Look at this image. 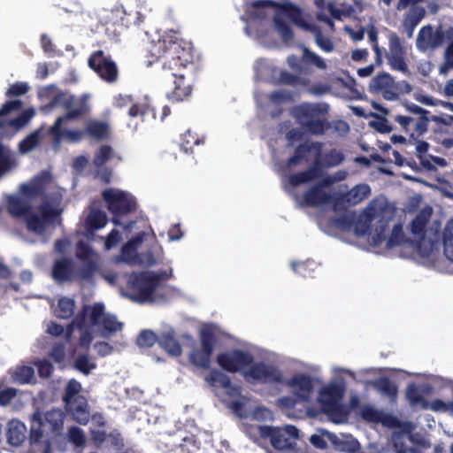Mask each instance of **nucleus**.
I'll list each match as a JSON object with an SVG mask.
<instances>
[{"label": "nucleus", "instance_id": "40", "mask_svg": "<svg viewBox=\"0 0 453 453\" xmlns=\"http://www.w3.org/2000/svg\"><path fill=\"white\" fill-rule=\"evenodd\" d=\"M374 388L381 395L395 398L398 393L397 386L388 377H380L373 382Z\"/></svg>", "mask_w": 453, "mask_h": 453}, {"label": "nucleus", "instance_id": "63", "mask_svg": "<svg viewBox=\"0 0 453 453\" xmlns=\"http://www.w3.org/2000/svg\"><path fill=\"white\" fill-rule=\"evenodd\" d=\"M28 90V86L26 83L16 82L7 89L5 95L8 97L19 96L26 94Z\"/></svg>", "mask_w": 453, "mask_h": 453}, {"label": "nucleus", "instance_id": "45", "mask_svg": "<svg viewBox=\"0 0 453 453\" xmlns=\"http://www.w3.org/2000/svg\"><path fill=\"white\" fill-rule=\"evenodd\" d=\"M315 38L317 45L326 52H331L334 50V46L330 38L324 35L321 28L319 26L313 25L310 27V30Z\"/></svg>", "mask_w": 453, "mask_h": 453}, {"label": "nucleus", "instance_id": "49", "mask_svg": "<svg viewBox=\"0 0 453 453\" xmlns=\"http://www.w3.org/2000/svg\"><path fill=\"white\" fill-rule=\"evenodd\" d=\"M39 132L35 131L19 142V150L21 153H27L33 150L39 144Z\"/></svg>", "mask_w": 453, "mask_h": 453}, {"label": "nucleus", "instance_id": "62", "mask_svg": "<svg viewBox=\"0 0 453 453\" xmlns=\"http://www.w3.org/2000/svg\"><path fill=\"white\" fill-rule=\"evenodd\" d=\"M151 111L150 106L147 103H135L131 105L128 111L130 117H142Z\"/></svg>", "mask_w": 453, "mask_h": 453}, {"label": "nucleus", "instance_id": "29", "mask_svg": "<svg viewBox=\"0 0 453 453\" xmlns=\"http://www.w3.org/2000/svg\"><path fill=\"white\" fill-rule=\"evenodd\" d=\"M335 198L336 197H334L333 195L325 191L316 184L303 194V202L310 207H317L329 203H334Z\"/></svg>", "mask_w": 453, "mask_h": 453}, {"label": "nucleus", "instance_id": "8", "mask_svg": "<svg viewBox=\"0 0 453 453\" xmlns=\"http://www.w3.org/2000/svg\"><path fill=\"white\" fill-rule=\"evenodd\" d=\"M328 111L329 106L326 103H303L296 109L305 130L316 135L323 134L330 128L326 119Z\"/></svg>", "mask_w": 453, "mask_h": 453}, {"label": "nucleus", "instance_id": "1", "mask_svg": "<svg viewBox=\"0 0 453 453\" xmlns=\"http://www.w3.org/2000/svg\"><path fill=\"white\" fill-rule=\"evenodd\" d=\"M155 61L162 64V76L165 79L173 78V89L168 95L173 101L180 102L191 96L192 86L186 82L183 71L193 64L191 48L183 41L173 36H164L150 50Z\"/></svg>", "mask_w": 453, "mask_h": 453}, {"label": "nucleus", "instance_id": "42", "mask_svg": "<svg viewBox=\"0 0 453 453\" xmlns=\"http://www.w3.org/2000/svg\"><path fill=\"white\" fill-rule=\"evenodd\" d=\"M279 8L282 9L289 19L297 26L310 30V27L313 25L305 22L302 17L301 9L292 4L280 5Z\"/></svg>", "mask_w": 453, "mask_h": 453}, {"label": "nucleus", "instance_id": "50", "mask_svg": "<svg viewBox=\"0 0 453 453\" xmlns=\"http://www.w3.org/2000/svg\"><path fill=\"white\" fill-rule=\"evenodd\" d=\"M302 60L304 63L314 65L320 70L326 69V64L325 60L321 57L317 55L315 52L310 50L307 48L303 49Z\"/></svg>", "mask_w": 453, "mask_h": 453}, {"label": "nucleus", "instance_id": "44", "mask_svg": "<svg viewBox=\"0 0 453 453\" xmlns=\"http://www.w3.org/2000/svg\"><path fill=\"white\" fill-rule=\"evenodd\" d=\"M430 213L425 212L418 213L411 223V234L419 239H423L426 234V227L429 219Z\"/></svg>", "mask_w": 453, "mask_h": 453}, {"label": "nucleus", "instance_id": "54", "mask_svg": "<svg viewBox=\"0 0 453 453\" xmlns=\"http://www.w3.org/2000/svg\"><path fill=\"white\" fill-rule=\"evenodd\" d=\"M157 342L158 339L156 334L149 329L142 330L136 339V344L142 348L152 347Z\"/></svg>", "mask_w": 453, "mask_h": 453}, {"label": "nucleus", "instance_id": "34", "mask_svg": "<svg viewBox=\"0 0 453 453\" xmlns=\"http://www.w3.org/2000/svg\"><path fill=\"white\" fill-rule=\"evenodd\" d=\"M373 108L380 111L383 114V116L372 113V116L374 117L376 119L370 121V127H372L373 129H375L377 132L380 134H389L390 132H392L393 127L385 117L386 115H389L390 111L387 108L378 104H374Z\"/></svg>", "mask_w": 453, "mask_h": 453}, {"label": "nucleus", "instance_id": "20", "mask_svg": "<svg viewBox=\"0 0 453 453\" xmlns=\"http://www.w3.org/2000/svg\"><path fill=\"white\" fill-rule=\"evenodd\" d=\"M205 381L212 388L224 389L225 394L231 398L242 395V387L234 384L228 375L218 369H211L206 375Z\"/></svg>", "mask_w": 453, "mask_h": 453}, {"label": "nucleus", "instance_id": "37", "mask_svg": "<svg viewBox=\"0 0 453 453\" xmlns=\"http://www.w3.org/2000/svg\"><path fill=\"white\" fill-rule=\"evenodd\" d=\"M376 219L377 222L372 235V240L374 245H380L387 239L389 219H386L380 211H379V217Z\"/></svg>", "mask_w": 453, "mask_h": 453}, {"label": "nucleus", "instance_id": "60", "mask_svg": "<svg viewBox=\"0 0 453 453\" xmlns=\"http://www.w3.org/2000/svg\"><path fill=\"white\" fill-rule=\"evenodd\" d=\"M70 441L76 447H82L86 442V437L83 431L77 426H72L68 430Z\"/></svg>", "mask_w": 453, "mask_h": 453}, {"label": "nucleus", "instance_id": "59", "mask_svg": "<svg viewBox=\"0 0 453 453\" xmlns=\"http://www.w3.org/2000/svg\"><path fill=\"white\" fill-rule=\"evenodd\" d=\"M84 265H81L78 271L77 274L80 279L84 280H89L93 278L96 271V264L94 260L83 262Z\"/></svg>", "mask_w": 453, "mask_h": 453}, {"label": "nucleus", "instance_id": "2", "mask_svg": "<svg viewBox=\"0 0 453 453\" xmlns=\"http://www.w3.org/2000/svg\"><path fill=\"white\" fill-rule=\"evenodd\" d=\"M405 108L412 116L397 114L393 116V119L399 124L403 132L410 135V139L416 142V156L421 165L428 171H434L435 170L434 165L425 157L429 144L426 141L418 140V138L428 131L431 121L444 125H447V122L441 117L431 116L429 111L415 104H406Z\"/></svg>", "mask_w": 453, "mask_h": 453}, {"label": "nucleus", "instance_id": "3", "mask_svg": "<svg viewBox=\"0 0 453 453\" xmlns=\"http://www.w3.org/2000/svg\"><path fill=\"white\" fill-rule=\"evenodd\" d=\"M65 413L60 409H51L46 412L36 410L31 417L29 442L31 445L41 441L43 434L57 436L62 434Z\"/></svg>", "mask_w": 453, "mask_h": 453}, {"label": "nucleus", "instance_id": "24", "mask_svg": "<svg viewBox=\"0 0 453 453\" xmlns=\"http://www.w3.org/2000/svg\"><path fill=\"white\" fill-rule=\"evenodd\" d=\"M286 385L292 389L295 396L300 402H309L313 393L312 379L306 374L297 373L286 381Z\"/></svg>", "mask_w": 453, "mask_h": 453}, {"label": "nucleus", "instance_id": "4", "mask_svg": "<svg viewBox=\"0 0 453 453\" xmlns=\"http://www.w3.org/2000/svg\"><path fill=\"white\" fill-rule=\"evenodd\" d=\"M344 160V155L336 149H331L326 153L320 152L319 156L315 157L311 165L306 170L290 174L288 183L292 187H298L319 179L323 175V170L337 166Z\"/></svg>", "mask_w": 453, "mask_h": 453}, {"label": "nucleus", "instance_id": "41", "mask_svg": "<svg viewBox=\"0 0 453 453\" xmlns=\"http://www.w3.org/2000/svg\"><path fill=\"white\" fill-rule=\"evenodd\" d=\"M107 223V216L104 211L93 209L86 219V225L90 230L103 228Z\"/></svg>", "mask_w": 453, "mask_h": 453}, {"label": "nucleus", "instance_id": "9", "mask_svg": "<svg viewBox=\"0 0 453 453\" xmlns=\"http://www.w3.org/2000/svg\"><path fill=\"white\" fill-rule=\"evenodd\" d=\"M102 197L106 203L108 211L113 216L111 222L115 226H122L119 217L136 211L137 203L135 198L125 191L108 188L102 192Z\"/></svg>", "mask_w": 453, "mask_h": 453}, {"label": "nucleus", "instance_id": "55", "mask_svg": "<svg viewBox=\"0 0 453 453\" xmlns=\"http://www.w3.org/2000/svg\"><path fill=\"white\" fill-rule=\"evenodd\" d=\"M443 250L447 258L453 262V226L448 225L443 233Z\"/></svg>", "mask_w": 453, "mask_h": 453}, {"label": "nucleus", "instance_id": "19", "mask_svg": "<svg viewBox=\"0 0 453 453\" xmlns=\"http://www.w3.org/2000/svg\"><path fill=\"white\" fill-rule=\"evenodd\" d=\"M22 107V102L20 100L6 101L0 108V129L5 127H12L16 130L26 126L34 115L33 110H27L20 113L18 117L12 119H3L12 111L19 110Z\"/></svg>", "mask_w": 453, "mask_h": 453}, {"label": "nucleus", "instance_id": "7", "mask_svg": "<svg viewBox=\"0 0 453 453\" xmlns=\"http://www.w3.org/2000/svg\"><path fill=\"white\" fill-rule=\"evenodd\" d=\"M257 434L264 441H268L277 451H292L299 439V430L293 425L284 426H259Z\"/></svg>", "mask_w": 453, "mask_h": 453}, {"label": "nucleus", "instance_id": "27", "mask_svg": "<svg viewBox=\"0 0 453 453\" xmlns=\"http://www.w3.org/2000/svg\"><path fill=\"white\" fill-rule=\"evenodd\" d=\"M75 265L71 258L62 257L55 260L51 275L56 282L63 283L72 281L75 278Z\"/></svg>", "mask_w": 453, "mask_h": 453}, {"label": "nucleus", "instance_id": "38", "mask_svg": "<svg viewBox=\"0 0 453 453\" xmlns=\"http://www.w3.org/2000/svg\"><path fill=\"white\" fill-rule=\"evenodd\" d=\"M280 6V4L273 0H255L251 3V7L254 10L250 12V16L257 19H265L268 17L267 8H279Z\"/></svg>", "mask_w": 453, "mask_h": 453}, {"label": "nucleus", "instance_id": "30", "mask_svg": "<svg viewBox=\"0 0 453 453\" xmlns=\"http://www.w3.org/2000/svg\"><path fill=\"white\" fill-rule=\"evenodd\" d=\"M379 217V211L371 203L363 211L359 218L355 221L357 234L365 235L372 230V222Z\"/></svg>", "mask_w": 453, "mask_h": 453}, {"label": "nucleus", "instance_id": "31", "mask_svg": "<svg viewBox=\"0 0 453 453\" xmlns=\"http://www.w3.org/2000/svg\"><path fill=\"white\" fill-rule=\"evenodd\" d=\"M27 438V427L18 419H12L7 423L6 439L12 446H20Z\"/></svg>", "mask_w": 453, "mask_h": 453}, {"label": "nucleus", "instance_id": "53", "mask_svg": "<svg viewBox=\"0 0 453 453\" xmlns=\"http://www.w3.org/2000/svg\"><path fill=\"white\" fill-rule=\"evenodd\" d=\"M113 151L110 145H102L96 152L93 163L96 167L104 165L112 157Z\"/></svg>", "mask_w": 453, "mask_h": 453}, {"label": "nucleus", "instance_id": "33", "mask_svg": "<svg viewBox=\"0 0 453 453\" xmlns=\"http://www.w3.org/2000/svg\"><path fill=\"white\" fill-rule=\"evenodd\" d=\"M49 134L52 136L55 142H59L63 139L71 142H80L86 138L83 129H63L61 126L58 127L57 131H53V125L49 129Z\"/></svg>", "mask_w": 453, "mask_h": 453}, {"label": "nucleus", "instance_id": "39", "mask_svg": "<svg viewBox=\"0 0 453 453\" xmlns=\"http://www.w3.org/2000/svg\"><path fill=\"white\" fill-rule=\"evenodd\" d=\"M75 302L69 297H61L58 301V306L55 310V316L60 319H70L74 312Z\"/></svg>", "mask_w": 453, "mask_h": 453}, {"label": "nucleus", "instance_id": "17", "mask_svg": "<svg viewBox=\"0 0 453 453\" xmlns=\"http://www.w3.org/2000/svg\"><path fill=\"white\" fill-rule=\"evenodd\" d=\"M38 211L41 215L34 211V214L30 215L27 219V229L29 232L42 234L45 232L47 225L54 222L61 211L52 207L48 201L42 203L38 207Z\"/></svg>", "mask_w": 453, "mask_h": 453}, {"label": "nucleus", "instance_id": "36", "mask_svg": "<svg viewBox=\"0 0 453 453\" xmlns=\"http://www.w3.org/2000/svg\"><path fill=\"white\" fill-rule=\"evenodd\" d=\"M158 344L170 355L179 357L182 353L180 343L172 333H165L158 338Z\"/></svg>", "mask_w": 453, "mask_h": 453}, {"label": "nucleus", "instance_id": "51", "mask_svg": "<svg viewBox=\"0 0 453 453\" xmlns=\"http://www.w3.org/2000/svg\"><path fill=\"white\" fill-rule=\"evenodd\" d=\"M14 160L10 150L0 143V178L3 174L12 169Z\"/></svg>", "mask_w": 453, "mask_h": 453}, {"label": "nucleus", "instance_id": "56", "mask_svg": "<svg viewBox=\"0 0 453 453\" xmlns=\"http://www.w3.org/2000/svg\"><path fill=\"white\" fill-rule=\"evenodd\" d=\"M93 250L92 248L89 246V244H88L87 242H85L84 241H79L77 243H76V257L82 261V262H86V261H92L94 260L93 259Z\"/></svg>", "mask_w": 453, "mask_h": 453}, {"label": "nucleus", "instance_id": "6", "mask_svg": "<svg viewBox=\"0 0 453 453\" xmlns=\"http://www.w3.org/2000/svg\"><path fill=\"white\" fill-rule=\"evenodd\" d=\"M48 106L55 108L62 107L65 113L57 118L53 124V131H57L58 126H62L65 120H74L85 116L88 112L87 96H75L66 92H58L50 100Z\"/></svg>", "mask_w": 453, "mask_h": 453}, {"label": "nucleus", "instance_id": "43", "mask_svg": "<svg viewBox=\"0 0 453 453\" xmlns=\"http://www.w3.org/2000/svg\"><path fill=\"white\" fill-rule=\"evenodd\" d=\"M203 139L198 137L196 133L188 130L180 137V149L185 154L193 153V147L203 143Z\"/></svg>", "mask_w": 453, "mask_h": 453}, {"label": "nucleus", "instance_id": "35", "mask_svg": "<svg viewBox=\"0 0 453 453\" xmlns=\"http://www.w3.org/2000/svg\"><path fill=\"white\" fill-rule=\"evenodd\" d=\"M19 194L33 202V200L42 197L45 195V188L40 178L34 180L30 183H23L19 188Z\"/></svg>", "mask_w": 453, "mask_h": 453}, {"label": "nucleus", "instance_id": "28", "mask_svg": "<svg viewBox=\"0 0 453 453\" xmlns=\"http://www.w3.org/2000/svg\"><path fill=\"white\" fill-rule=\"evenodd\" d=\"M84 133L86 138L102 142L109 138L111 127L107 121L91 119L86 121Z\"/></svg>", "mask_w": 453, "mask_h": 453}, {"label": "nucleus", "instance_id": "46", "mask_svg": "<svg viewBox=\"0 0 453 453\" xmlns=\"http://www.w3.org/2000/svg\"><path fill=\"white\" fill-rule=\"evenodd\" d=\"M355 219L356 214L354 211H346L342 215L332 218L331 222L335 227L342 231H349L354 226Z\"/></svg>", "mask_w": 453, "mask_h": 453}, {"label": "nucleus", "instance_id": "14", "mask_svg": "<svg viewBox=\"0 0 453 453\" xmlns=\"http://www.w3.org/2000/svg\"><path fill=\"white\" fill-rule=\"evenodd\" d=\"M216 361L222 370L235 373L238 372H242L244 368L250 367L254 361V357L248 351L234 349L230 351L218 354Z\"/></svg>", "mask_w": 453, "mask_h": 453}, {"label": "nucleus", "instance_id": "5", "mask_svg": "<svg viewBox=\"0 0 453 453\" xmlns=\"http://www.w3.org/2000/svg\"><path fill=\"white\" fill-rule=\"evenodd\" d=\"M161 276L154 272H134L127 280L128 297L137 303L153 302V294L159 283Z\"/></svg>", "mask_w": 453, "mask_h": 453}, {"label": "nucleus", "instance_id": "52", "mask_svg": "<svg viewBox=\"0 0 453 453\" xmlns=\"http://www.w3.org/2000/svg\"><path fill=\"white\" fill-rule=\"evenodd\" d=\"M406 397L411 405L421 404L424 409H427L428 403L422 395L419 394L414 384L408 387L406 390Z\"/></svg>", "mask_w": 453, "mask_h": 453}, {"label": "nucleus", "instance_id": "13", "mask_svg": "<svg viewBox=\"0 0 453 453\" xmlns=\"http://www.w3.org/2000/svg\"><path fill=\"white\" fill-rule=\"evenodd\" d=\"M89 326L99 328L100 336L108 338L113 334L121 331L123 323L119 322L115 315L104 312V305L96 303L90 308Z\"/></svg>", "mask_w": 453, "mask_h": 453}, {"label": "nucleus", "instance_id": "15", "mask_svg": "<svg viewBox=\"0 0 453 453\" xmlns=\"http://www.w3.org/2000/svg\"><path fill=\"white\" fill-rule=\"evenodd\" d=\"M88 66L104 81L114 83L119 77V70L116 63L106 56L102 50L93 51L88 59Z\"/></svg>", "mask_w": 453, "mask_h": 453}, {"label": "nucleus", "instance_id": "57", "mask_svg": "<svg viewBox=\"0 0 453 453\" xmlns=\"http://www.w3.org/2000/svg\"><path fill=\"white\" fill-rule=\"evenodd\" d=\"M403 239L404 234L403 227L400 224H396L394 226L390 236L388 239H386V247L391 249L399 246L403 242Z\"/></svg>", "mask_w": 453, "mask_h": 453}, {"label": "nucleus", "instance_id": "61", "mask_svg": "<svg viewBox=\"0 0 453 453\" xmlns=\"http://www.w3.org/2000/svg\"><path fill=\"white\" fill-rule=\"evenodd\" d=\"M91 307L92 306L89 305H84L82 307V310L79 311L76 314V316L73 319L72 321L73 322V324L76 325V328H78L79 330L86 329V319L87 316H89Z\"/></svg>", "mask_w": 453, "mask_h": 453}, {"label": "nucleus", "instance_id": "18", "mask_svg": "<svg viewBox=\"0 0 453 453\" xmlns=\"http://www.w3.org/2000/svg\"><path fill=\"white\" fill-rule=\"evenodd\" d=\"M344 389L341 385L330 384L323 388L319 394V403L324 412L329 415H337L342 413V409L340 401L343 396Z\"/></svg>", "mask_w": 453, "mask_h": 453}, {"label": "nucleus", "instance_id": "16", "mask_svg": "<svg viewBox=\"0 0 453 453\" xmlns=\"http://www.w3.org/2000/svg\"><path fill=\"white\" fill-rule=\"evenodd\" d=\"M389 51L386 54L388 63L392 70L399 71L403 74L410 75L408 65L405 60L406 49L403 45L400 37L395 32L388 35Z\"/></svg>", "mask_w": 453, "mask_h": 453}, {"label": "nucleus", "instance_id": "64", "mask_svg": "<svg viewBox=\"0 0 453 453\" xmlns=\"http://www.w3.org/2000/svg\"><path fill=\"white\" fill-rule=\"evenodd\" d=\"M38 374L42 378H50L54 371L52 364L48 360H40L37 363Z\"/></svg>", "mask_w": 453, "mask_h": 453}, {"label": "nucleus", "instance_id": "11", "mask_svg": "<svg viewBox=\"0 0 453 453\" xmlns=\"http://www.w3.org/2000/svg\"><path fill=\"white\" fill-rule=\"evenodd\" d=\"M200 347L194 348L188 354V361L193 365L209 369L211 365V357L213 355L216 344V335L212 326H205L199 332Z\"/></svg>", "mask_w": 453, "mask_h": 453}, {"label": "nucleus", "instance_id": "58", "mask_svg": "<svg viewBox=\"0 0 453 453\" xmlns=\"http://www.w3.org/2000/svg\"><path fill=\"white\" fill-rule=\"evenodd\" d=\"M35 372L34 369L30 366L23 365L18 367L14 372V379L18 382L21 384L29 383L30 380L34 378Z\"/></svg>", "mask_w": 453, "mask_h": 453}, {"label": "nucleus", "instance_id": "22", "mask_svg": "<svg viewBox=\"0 0 453 453\" xmlns=\"http://www.w3.org/2000/svg\"><path fill=\"white\" fill-rule=\"evenodd\" d=\"M444 42V32L441 27L434 31L431 25L424 26L420 28L417 39L416 47L420 51H426L428 49H436Z\"/></svg>", "mask_w": 453, "mask_h": 453}, {"label": "nucleus", "instance_id": "10", "mask_svg": "<svg viewBox=\"0 0 453 453\" xmlns=\"http://www.w3.org/2000/svg\"><path fill=\"white\" fill-rule=\"evenodd\" d=\"M81 384L75 379H71L65 388L62 396L65 410L81 425H86L88 422L89 413L87 410L88 403L86 398L80 395Z\"/></svg>", "mask_w": 453, "mask_h": 453}, {"label": "nucleus", "instance_id": "21", "mask_svg": "<svg viewBox=\"0 0 453 453\" xmlns=\"http://www.w3.org/2000/svg\"><path fill=\"white\" fill-rule=\"evenodd\" d=\"M368 90L372 94H380L386 100L398 97L394 78L388 73H380L373 77L370 81Z\"/></svg>", "mask_w": 453, "mask_h": 453}, {"label": "nucleus", "instance_id": "23", "mask_svg": "<svg viewBox=\"0 0 453 453\" xmlns=\"http://www.w3.org/2000/svg\"><path fill=\"white\" fill-rule=\"evenodd\" d=\"M371 194V188L367 184H358L347 193L337 196L334 202V211L339 212L345 211V203L356 205L367 198Z\"/></svg>", "mask_w": 453, "mask_h": 453}, {"label": "nucleus", "instance_id": "47", "mask_svg": "<svg viewBox=\"0 0 453 453\" xmlns=\"http://www.w3.org/2000/svg\"><path fill=\"white\" fill-rule=\"evenodd\" d=\"M73 367L84 375H88L96 368V364L89 359L88 354H80L74 359Z\"/></svg>", "mask_w": 453, "mask_h": 453}, {"label": "nucleus", "instance_id": "26", "mask_svg": "<svg viewBox=\"0 0 453 453\" xmlns=\"http://www.w3.org/2000/svg\"><path fill=\"white\" fill-rule=\"evenodd\" d=\"M323 144L320 142L306 141L300 143L295 149L294 154L287 160L286 165L288 168L296 166L301 161H308V156L314 151V157L320 155Z\"/></svg>", "mask_w": 453, "mask_h": 453}, {"label": "nucleus", "instance_id": "32", "mask_svg": "<svg viewBox=\"0 0 453 453\" xmlns=\"http://www.w3.org/2000/svg\"><path fill=\"white\" fill-rule=\"evenodd\" d=\"M322 434L326 436L339 451L353 453L355 451L357 452V448H359L358 441L352 438L351 436L340 438L335 434L330 433L328 431L323 432Z\"/></svg>", "mask_w": 453, "mask_h": 453}, {"label": "nucleus", "instance_id": "48", "mask_svg": "<svg viewBox=\"0 0 453 453\" xmlns=\"http://www.w3.org/2000/svg\"><path fill=\"white\" fill-rule=\"evenodd\" d=\"M273 22L276 30L285 42L291 41L294 38V33L291 27L279 14L273 17Z\"/></svg>", "mask_w": 453, "mask_h": 453}, {"label": "nucleus", "instance_id": "25", "mask_svg": "<svg viewBox=\"0 0 453 453\" xmlns=\"http://www.w3.org/2000/svg\"><path fill=\"white\" fill-rule=\"evenodd\" d=\"M8 213L14 219H21L27 225L30 215L34 214L33 204L26 197L19 195H10L6 200Z\"/></svg>", "mask_w": 453, "mask_h": 453}, {"label": "nucleus", "instance_id": "12", "mask_svg": "<svg viewBox=\"0 0 453 453\" xmlns=\"http://www.w3.org/2000/svg\"><path fill=\"white\" fill-rule=\"evenodd\" d=\"M242 376L248 382L262 385H279L284 383L282 371L276 365L264 361L252 363L249 369L242 372Z\"/></svg>", "mask_w": 453, "mask_h": 453}]
</instances>
